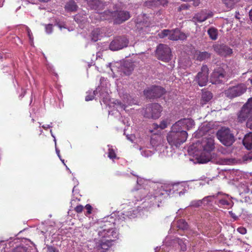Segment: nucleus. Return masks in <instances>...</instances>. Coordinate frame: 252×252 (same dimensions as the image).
Returning a JSON list of instances; mask_svg holds the SVG:
<instances>
[{
	"label": "nucleus",
	"instance_id": "obj_1",
	"mask_svg": "<svg viewBox=\"0 0 252 252\" xmlns=\"http://www.w3.org/2000/svg\"><path fill=\"white\" fill-rule=\"evenodd\" d=\"M152 187L150 191L148 189H140L138 193H142L143 198H145V201H147L152 205L159 206L160 203L168 194L163 187L159 185L152 183Z\"/></svg>",
	"mask_w": 252,
	"mask_h": 252
},
{
	"label": "nucleus",
	"instance_id": "obj_2",
	"mask_svg": "<svg viewBox=\"0 0 252 252\" xmlns=\"http://www.w3.org/2000/svg\"><path fill=\"white\" fill-rule=\"evenodd\" d=\"M92 19L96 20H113L115 24H120L128 20L130 18L128 12L124 10L115 11H105L103 13L96 12L91 15Z\"/></svg>",
	"mask_w": 252,
	"mask_h": 252
},
{
	"label": "nucleus",
	"instance_id": "obj_3",
	"mask_svg": "<svg viewBox=\"0 0 252 252\" xmlns=\"http://www.w3.org/2000/svg\"><path fill=\"white\" fill-rule=\"evenodd\" d=\"M188 132L185 130H174L171 127V130L167 135L168 143L172 146L179 147L187 139Z\"/></svg>",
	"mask_w": 252,
	"mask_h": 252
},
{
	"label": "nucleus",
	"instance_id": "obj_4",
	"mask_svg": "<svg viewBox=\"0 0 252 252\" xmlns=\"http://www.w3.org/2000/svg\"><path fill=\"white\" fill-rule=\"evenodd\" d=\"M216 136L220 142L223 145L229 147L235 141V138L232 131L228 127L223 126L219 129Z\"/></svg>",
	"mask_w": 252,
	"mask_h": 252
},
{
	"label": "nucleus",
	"instance_id": "obj_5",
	"mask_svg": "<svg viewBox=\"0 0 252 252\" xmlns=\"http://www.w3.org/2000/svg\"><path fill=\"white\" fill-rule=\"evenodd\" d=\"M98 239L114 241L118 238L119 233L114 228H106V225L100 227L97 230Z\"/></svg>",
	"mask_w": 252,
	"mask_h": 252
},
{
	"label": "nucleus",
	"instance_id": "obj_6",
	"mask_svg": "<svg viewBox=\"0 0 252 252\" xmlns=\"http://www.w3.org/2000/svg\"><path fill=\"white\" fill-rule=\"evenodd\" d=\"M160 38H164L168 36V39L171 40H186L188 35L180 31L178 29H175L172 30H163L159 33Z\"/></svg>",
	"mask_w": 252,
	"mask_h": 252
},
{
	"label": "nucleus",
	"instance_id": "obj_7",
	"mask_svg": "<svg viewBox=\"0 0 252 252\" xmlns=\"http://www.w3.org/2000/svg\"><path fill=\"white\" fill-rule=\"evenodd\" d=\"M156 55L158 59L168 62L171 58V51L168 45L160 44L157 48Z\"/></svg>",
	"mask_w": 252,
	"mask_h": 252
},
{
	"label": "nucleus",
	"instance_id": "obj_8",
	"mask_svg": "<svg viewBox=\"0 0 252 252\" xmlns=\"http://www.w3.org/2000/svg\"><path fill=\"white\" fill-rule=\"evenodd\" d=\"M252 115V98L248 99V102L243 105L238 114V120L242 123Z\"/></svg>",
	"mask_w": 252,
	"mask_h": 252
},
{
	"label": "nucleus",
	"instance_id": "obj_9",
	"mask_svg": "<svg viewBox=\"0 0 252 252\" xmlns=\"http://www.w3.org/2000/svg\"><path fill=\"white\" fill-rule=\"evenodd\" d=\"M161 111V107L159 104L152 103L146 107L144 116L147 118L156 119L160 117Z\"/></svg>",
	"mask_w": 252,
	"mask_h": 252
},
{
	"label": "nucleus",
	"instance_id": "obj_10",
	"mask_svg": "<svg viewBox=\"0 0 252 252\" xmlns=\"http://www.w3.org/2000/svg\"><path fill=\"white\" fill-rule=\"evenodd\" d=\"M246 89L247 88L244 84H240L229 87L224 91V93L226 96L232 98L242 95L246 92Z\"/></svg>",
	"mask_w": 252,
	"mask_h": 252
},
{
	"label": "nucleus",
	"instance_id": "obj_11",
	"mask_svg": "<svg viewBox=\"0 0 252 252\" xmlns=\"http://www.w3.org/2000/svg\"><path fill=\"white\" fill-rule=\"evenodd\" d=\"M227 76L224 69L221 67L216 68L211 75V82L212 84H217L225 82Z\"/></svg>",
	"mask_w": 252,
	"mask_h": 252
},
{
	"label": "nucleus",
	"instance_id": "obj_12",
	"mask_svg": "<svg viewBox=\"0 0 252 252\" xmlns=\"http://www.w3.org/2000/svg\"><path fill=\"white\" fill-rule=\"evenodd\" d=\"M195 126V122L191 118L181 119L176 122L172 126V129L174 130H184L186 129L188 130L192 129Z\"/></svg>",
	"mask_w": 252,
	"mask_h": 252
},
{
	"label": "nucleus",
	"instance_id": "obj_13",
	"mask_svg": "<svg viewBox=\"0 0 252 252\" xmlns=\"http://www.w3.org/2000/svg\"><path fill=\"white\" fill-rule=\"evenodd\" d=\"M129 43L128 39L125 36L116 37L109 44V49L112 51H117L126 47Z\"/></svg>",
	"mask_w": 252,
	"mask_h": 252
},
{
	"label": "nucleus",
	"instance_id": "obj_14",
	"mask_svg": "<svg viewBox=\"0 0 252 252\" xmlns=\"http://www.w3.org/2000/svg\"><path fill=\"white\" fill-rule=\"evenodd\" d=\"M164 93L165 90L160 86H152L144 91L145 95L150 99L160 97Z\"/></svg>",
	"mask_w": 252,
	"mask_h": 252
},
{
	"label": "nucleus",
	"instance_id": "obj_15",
	"mask_svg": "<svg viewBox=\"0 0 252 252\" xmlns=\"http://www.w3.org/2000/svg\"><path fill=\"white\" fill-rule=\"evenodd\" d=\"M209 68L206 65H203L195 77V81L199 86L203 87L207 84L208 80Z\"/></svg>",
	"mask_w": 252,
	"mask_h": 252
},
{
	"label": "nucleus",
	"instance_id": "obj_16",
	"mask_svg": "<svg viewBox=\"0 0 252 252\" xmlns=\"http://www.w3.org/2000/svg\"><path fill=\"white\" fill-rule=\"evenodd\" d=\"M215 204L220 208H227L231 207L233 203L229 195L220 192L216 198Z\"/></svg>",
	"mask_w": 252,
	"mask_h": 252
},
{
	"label": "nucleus",
	"instance_id": "obj_17",
	"mask_svg": "<svg viewBox=\"0 0 252 252\" xmlns=\"http://www.w3.org/2000/svg\"><path fill=\"white\" fill-rule=\"evenodd\" d=\"M213 48L216 53L224 57L231 56L233 53L232 49L224 44H215Z\"/></svg>",
	"mask_w": 252,
	"mask_h": 252
},
{
	"label": "nucleus",
	"instance_id": "obj_18",
	"mask_svg": "<svg viewBox=\"0 0 252 252\" xmlns=\"http://www.w3.org/2000/svg\"><path fill=\"white\" fill-rule=\"evenodd\" d=\"M212 12H207L206 10H202L196 13L192 17V21L194 23H202L207 19L213 16Z\"/></svg>",
	"mask_w": 252,
	"mask_h": 252
},
{
	"label": "nucleus",
	"instance_id": "obj_19",
	"mask_svg": "<svg viewBox=\"0 0 252 252\" xmlns=\"http://www.w3.org/2000/svg\"><path fill=\"white\" fill-rule=\"evenodd\" d=\"M114 104L116 105L117 109L120 108L122 110H125L126 105H132L135 104V103L134 102V100L131 97V96L128 94H126L125 97L124 98V103L118 100H116Z\"/></svg>",
	"mask_w": 252,
	"mask_h": 252
},
{
	"label": "nucleus",
	"instance_id": "obj_20",
	"mask_svg": "<svg viewBox=\"0 0 252 252\" xmlns=\"http://www.w3.org/2000/svg\"><path fill=\"white\" fill-rule=\"evenodd\" d=\"M201 146L203 151L207 153H210L215 148L214 140L211 137L202 140Z\"/></svg>",
	"mask_w": 252,
	"mask_h": 252
},
{
	"label": "nucleus",
	"instance_id": "obj_21",
	"mask_svg": "<svg viewBox=\"0 0 252 252\" xmlns=\"http://www.w3.org/2000/svg\"><path fill=\"white\" fill-rule=\"evenodd\" d=\"M89 6L92 9L99 10L103 8L104 4L100 0H86Z\"/></svg>",
	"mask_w": 252,
	"mask_h": 252
},
{
	"label": "nucleus",
	"instance_id": "obj_22",
	"mask_svg": "<svg viewBox=\"0 0 252 252\" xmlns=\"http://www.w3.org/2000/svg\"><path fill=\"white\" fill-rule=\"evenodd\" d=\"M167 3V0H148L145 4L148 7L153 8L160 5L164 6Z\"/></svg>",
	"mask_w": 252,
	"mask_h": 252
},
{
	"label": "nucleus",
	"instance_id": "obj_23",
	"mask_svg": "<svg viewBox=\"0 0 252 252\" xmlns=\"http://www.w3.org/2000/svg\"><path fill=\"white\" fill-rule=\"evenodd\" d=\"M162 138L159 135H154L151 137L150 144L155 150L162 144Z\"/></svg>",
	"mask_w": 252,
	"mask_h": 252
},
{
	"label": "nucleus",
	"instance_id": "obj_24",
	"mask_svg": "<svg viewBox=\"0 0 252 252\" xmlns=\"http://www.w3.org/2000/svg\"><path fill=\"white\" fill-rule=\"evenodd\" d=\"M173 189L179 191V195H183L189 189V186L185 183H178L173 185Z\"/></svg>",
	"mask_w": 252,
	"mask_h": 252
},
{
	"label": "nucleus",
	"instance_id": "obj_25",
	"mask_svg": "<svg viewBox=\"0 0 252 252\" xmlns=\"http://www.w3.org/2000/svg\"><path fill=\"white\" fill-rule=\"evenodd\" d=\"M100 243L97 246V249L98 250H102V252L107 250L111 246V242L112 241L104 240L103 239H99Z\"/></svg>",
	"mask_w": 252,
	"mask_h": 252
},
{
	"label": "nucleus",
	"instance_id": "obj_26",
	"mask_svg": "<svg viewBox=\"0 0 252 252\" xmlns=\"http://www.w3.org/2000/svg\"><path fill=\"white\" fill-rule=\"evenodd\" d=\"M102 29L99 28H96L94 29L91 33V38L94 41H96L100 39V37L101 36L103 33Z\"/></svg>",
	"mask_w": 252,
	"mask_h": 252
},
{
	"label": "nucleus",
	"instance_id": "obj_27",
	"mask_svg": "<svg viewBox=\"0 0 252 252\" xmlns=\"http://www.w3.org/2000/svg\"><path fill=\"white\" fill-rule=\"evenodd\" d=\"M78 6L73 0H70L65 4L64 8L67 12H74L77 10Z\"/></svg>",
	"mask_w": 252,
	"mask_h": 252
},
{
	"label": "nucleus",
	"instance_id": "obj_28",
	"mask_svg": "<svg viewBox=\"0 0 252 252\" xmlns=\"http://www.w3.org/2000/svg\"><path fill=\"white\" fill-rule=\"evenodd\" d=\"M242 212L243 209L241 208H237L235 209V212L231 211H229L228 213L234 220H237L241 216Z\"/></svg>",
	"mask_w": 252,
	"mask_h": 252
},
{
	"label": "nucleus",
	"instance_id": "obj_29",
	"mask_svg": "<svg viewBox=\"0 0 252 252\" xmlns=\"http://www.w3.org/2000/svg\"><path fill=\"white\" fill-rule=\"evenodd\" d=\"M211 53L206 52H199L197 54L196 59L199 61H203L206 59H210L211 58Z\"/></svg>",
	"mask_w": 252,
	"mask_h": 252
},
{
	"label": "nucleus",
	"instance_id": "obj_30",
	"mask_svg": "<svg viewBox=\"0 0 252 252\" xmlns=\"http://www.w3.org/2000/svg\"><path fill=\"white\" fill-rule=\"evenodd\" d=\"M133 70V66L132 63L127 62L123 66V71L126 75H129L131 74Z\"/></svg>",
	"mask_w": 252,
	"mask_h": 252
},
{
	"label": "nucleus",
	"instance_id": "obj_31",
	"mask_svg": "<svg viewBox=\"0 0 252 252\" xmlns=\"http://www.w3.org/2000/svg\"><path fill=\"white\" fill-rule=\"evenodd\" d=\"M220 192H219L217 194L213 195H209L204 197L202 200L203 202V204L204 205H208L210 203L212 202L214 200H216V198H217L218 195L220 194Z\"/></svg>",
	"mask_w": 252,
	"mask_h": 252
},
{
	"label": "nucleus",
	"instance_id": "obj_32",
	"mask_svg": "<svg viewBox=\"0 0 252 252\" xmlns=\"http://www.w3.org/2000/svg\"><path fill=\"white\" fill-rule=\"evenodd\" d=\"M213 97L212 94L209 91L204 92L202 94L201 100L205 104L209 102Z\"/></svg>",
	"mask_w": 252,
	"mask_h": 252
},
{
	"label": "nucleus",
	"instance_id": "obj_33",
	"mask_svg": "<svg viewBox=\"0 0 252 252\" xmlns=\"http://www.w3.org/2000/svg\"><path fill=\"white\" fill-rule=\"evenodd\" d=\"M210 38L212 40H216L218 38V30L215 28H211L207 31Z\"/></svg>",
	"mask_w": 252,
	"mask_h": 252
},
{
	"label": "nucleus",
	"instance_id": "obj_34",
	"mask_svg": "<svg viewBox=\"0 0 252 252\" xmlns=\"http://www.w3.org/2000/svg\"><path fill=\"white\" fill-rule=\"evenodd\" d=\"M11 252H31V249L29 247L19 246L14 249Z\"/></svg>",
	"mask_w": 252,
	"mask_h": 252
},
{
	"label": "nucleus",
	"instance_id": "obj_35",
	"mask_svg": "<svg viewBox=\"0 0 252 252\" xmlns=\"http://www.w3.org/2000/svg\"><path fill=\"white\" fill-rule=\"evenodd\" d=\"M223 3L229 9L232 8L239 0H222Z\"/></svg>",
	"mask_w": 252,
	"mask_h": 252
},
{
	"label": "nucleus",
	"instance_id": "obj_36",
	"mask_svg": "<svg viewBox=\"0 0 252 252\" xmlns=\"http://www.w3.org/2000/svg\"><path fill=\"white\" fill-rule=\"evenodd\" d=\"M177 226L179 229L185 230L188 228V223L184 220L181 219L178 220Z\"/></svg>",
	"mask_w": 252,
	"mask_h": 252
},
{
	"label": "nucleus",
	"instance_id": "obj_37",
	"mask_svg": "<svg viewBox=\"0 0 252 252\" xmlns=\"http://www.w3.org/2000/svg\"><path fill=\"white\" fill-rule=\"evenodd\" d=\"M99 87H98L93 93H90V94L87 95L85 97V100L88 101L93 100L94 98V95L97 94V92L99 91Z\"/></svg>",
	"mask_w": 252,
	"mask_h": 252
},
{
	"label": "nucleus",
	"instance_id": "obj_38",
	"mask_svg": "<svg viewBox=\"0 0 252 252\" xmlns=\"http://www.w3.org/2000/svg\"><path fill=\"white\" fill-rule=\"evenodd\" d=\"M134 217V215L132 214L131 212H126L125 213L122 214V215L120 216V219L122 220H125L127 219H130Z\"/></svg>",
	"mask_w": 252,
	"mask_h": 252
},
{
	"label": "nucleus",
	"instance_id": "obj_39",
	"mask_svg": "<svg viewBox=\"0 0 252 252\" xmlns=\"http://www.w3.org/2000/svg\"><path fill=\"white\" fill-rule=\"evenodd\" d=\"M252 186V184L249 186L248 184H246V185H242L240 188V189L242 190V193H248L250 192Z\"/></svg>",
	"mask_w": 252,
	"mask_h": 252
},
{
	"label": "nucleus",
	"instance_id": "obj_40",
	"mask_svg": "<svg viewBox=\"0 0 252 252\" xmlns=\"http://www.w3.org/2000/svg\"><path fill=\"white\" fill-rule=\"evenodd\" d=\"M203 204L202 200H192L190 203V206L194 207H198Z\"/></svg>",
	"mask_w": 252,
	"mask_h": 252
},
{
	"label": "nucleus",
	"instance_id": "obj_41",
	"mask_svg": "<svg viewBox=\"0 0 252 252\" xmlns=\"http://www.w3.org/2000/svg\"><path fill=\"white\" fill-rule=\"evenodd\" d=\"M108 157L112 159H115L116 158V155L114 150L111 147H110L109 145H108Z\"/></svg>",
	"mask_w": 252,
	"mask_h": 252
},
{
	"label": "nucleus",
	"instance_id": "obj_42",
	"mask_svg": "<svg viewBox=\"0 0 252 252\" xmlns=\"http://www.w3.org/2000/svg\"><path fill=\"white\" fill-rule=\"evenodd\" d=\"M178 243L179 245L180 246L181 250L182 251H185L187 250V246H186V242H185V241H183L182 239H178Z\"/></svg>",
	"mask_w": 252,
	"mask_h": 252
},
{
	"label": "nucleus",
	"instance_id": "obj_43",
	"mask_svg": "<svg viewBox=\"0 0 252 252\" xmlns=\"http://www.w3.org/2000/svg\"><path fill=\"white\" fill-rule=\"evenodd\" d=\"M44 26L46 33L51 34L53 32V25L45 24Z\"/></svg>",
	"mask_w": 252,
	"mask_h": 252
},
{
	"label": "nucleus",
	"instance_id": "obj_44",
	"mask_svg": "<svg viewBox=\"0 0 252 252\" xmlns=\"http://www.w3.org/2000/svg\"><path fill=\"white\" fill-rule=\"evenodd\" d=\"M46 249V252H59L57 249L52 246L47 245Z\"/></svg>",
	"mask_w": 252,
	"mask_h": 252
},
{
	"label": "nucleus",
	"instance_id": "obj_45",
	"mask_svg": "<svg viewBox=\"0 0 252 252\" xmlns=\"http://www.w3.org/2000/svg\"><path fill=\"white\" fill-rule=\"evenodd\" d=\"M153 153L149 150H145L141 152V155L145 157H148L153 155Z\"/></svg>",
	"mask_w": 252,
	"mask_h": 252
},
{
	"label": "nucleus",
	"instance_id": "obj_46",
	"mask_svg": "<svg viewBox=\"0 0 252 252\" xmlns=\"http://www.w3.org/2000/svg\"><path fill=\"white\" fill-rule=\"evenodd\" d=\"M246 126L248 128L252 129V115L250 116L247 120L246 123Z\"/></svg>",
	"mask_w": 252,
	"mask_h": 252
},
{
	"label": "nucleus",
	"instance_id": "obj_47",
	"mask_svg": "<svg viewBox=\"0 0 252 252\" xmlns=\"http://www.w3.org/2000/svg\"><path fill=\"white\" fill-rule=\"evenodd\" d=\"M237 230L239 233L243 235H244L247 233L246 228L242 226L238 227Z\"/></svg>",
	"mask_w": 252,
	"mask_h": 252
},
{
	"label": "nucleus",
	"instance_id": "obj_48",
	"mask_svg": "<svg viewBox=\"0 0 252 252\" xmlns=\"http://www.w3.org/2000/svg\"><path fill=\"white\" fill-rule=\"evenodd\" d=\"M143 187H144V186H142V187H141V188H139V189H137V191H136V195H140V198H139V199H140V200H142V199H145V198H143V197H142V194H142V193H138V191H139V189H144V188H145V189H148V192H149V191H150V189H148V187H144V188H143Z\"/></svg>",
	"mask_w": 252,
	"mask_h": 252
},
{
	"label": "nucleus",
	"instance_id": "obj_49",
	"mask_svg": "<svg viewBox=\"0 0 252 252\" xmlns=\"http://www.w3.org/2000/svg\"><path fill=\"white\" fill-rule=\"evenodd\" d=\"M159 127L163 129L166 128L167 126V123L166 120H163L160 122V124L159 125Z\"/></svg>",
	"mask_w": 252,
	"mask_h": 252
},
{
	"label": "nucleus",
	"instance_id": "obj_50",
	"mask_svg": "<svg viewBox=\"0 0 252 252\" xmlns=\"http://www.w3.org/2000/svg\"><path fill=\"white\" fill-rule=\"evenodd\" d=\"M147 183H148V181H147L146 180H144L140 178H137V183L140 186H142V184H145L146 183L147 184Z\"/></svg>",
	"mask_w": 252,
	"mask_h": 252
},
{
	"label": "nucleus",
	"instance_id": "obj_51",
	"mask_svg": "<svg viewBox=\"0 0 252 252\" xmlns=\"http://www.w3.org/2000/svg\"><path fill=\"white\" fill-rule=\"evenodd\" d=\"M246 222L252 226V215H250L246 218Z\"/></svg>",
	"mask_w": 252,
	"mask_h": 252
},
{
	"label": "nucleus",
	"instance_id": "obj_52",
	"mask_svg": "<svg viewBox=\"0 0 252 252\" xmlns=\"http://www.w3.org/2000/svg\"><path fill=\"white\" fill-rule=\"evenodd\" d=\"M189 4L184 3V4L181 5V6L179 7V10H184V9H188L189 8Z\"/></svg>",
	"mask_w": 252,
	"mask_h": 252
},
{
	"label": "nucleus",
	"instance_id": "obj_53",
	"mask_svg": "<svg viewBox=\"0 0 252 252\" xmlns=\"http://www.w3.org/2000/svg\"><path fill=\"white\" fill-rule=\"evenodd\" d=\"M83 206H82V205H78V206H77L75 208L74 210H75V211L77 213H81V212H82V211H83Z\"/></svg>",
	"mask_w": 252,
	"mask_h": 252
},
{
	"label": "nucleus",
	"instance_id": "obj_54",
	"mask_svg": "<svg viewBox=\"0 0 252 252\" xmlns=\"http://www.w3.org/2000/svg\"><path fill=\"white\" fill-rule=\"evenodd\" d=\"M27 32H28V36L30 38V40H31V42H32L33 40L32 34L31 31H30V30L28 28H27Z\"/></svg>",
	"mask_w": 252,
	"mask_h": 252
},
{
	"label": "nucleus",
	"instance_id": "obj_55",
	"mask_svg": "<svg viewBox=\"0 0 252 252\" xmlns=\"http://www.w3.org/2000/svg\"><path fill=\"white\" fill-rule=\"evenodd\" d=\"M85 208L87 210V213L88 214H90L91 213L92 209V207L91 205L90 204H87L85 206Z\"/></svg>",
	"mask_w": 252,
	"mask_h": 252
},
{
	"label": "nucleus",
	"instance_id": "obj_56",
	"mask_svg": "<svg viewBox=\"0 0 252 252\" xmlns=\"http://www.w3.org/2000/svg\"><path fill=\"white\" fill-rule=\"evenodd\" d=\"M250 197H251L250 196H246L244 201L249 204L252 203V200L250 199Z\"/></svg>",
	"mask_w": 252,
	"mask_h": 252
},
{
	"label": "nucleus",
	"instance_id": "obj_57",
	"mask_svg": "<svg viewBox=\"0 0 252 252\" xmlns=\"http://www.w3.org/2000/svg\"><path fill=\"white\" fill-rule=\"evenodd\" d=\"M51 127H52V126L50 125H44L42 126V127L45 129H47V128Z\"/></svg>",
	"mask_w": 252,
	"mask_h": 252
},
{
	"label": "nucleus",
	"instance_id": "obj_58",
	"mask_svg": "<svg viewBox=\"0 0 252 252\" xmlns=\"http://www.w3.org/2000/svg\"><path fill=\"white\" fill-rule=\"evenodd\" d=\"M162 11L161 10H158V11L156 12L155 13V15L157 16H158L161 14Z\"/></svg>",
	"mask_w": 252,
	"mask_h": 252
},
{
	"label": "nucleus",
	"instance_id": "obj_59",
	"mask_svg": "<svg viewBox=\"0 0 252 252\" xmlns=\"http://www.w3.org/2000/svg\"><path fill=\"white\" fill-rule=\"evenodd\" d=\"M249 17L251 20L252 21V9H251L249 12Z\"/></svg>",
	"mask_w": 252,
	"mask_h": 252
},
{
	"label": "nucleus",
	"instance_id": "obj_60",
	"mask_svg": "<svg viewBox=\"0 0 252 252\" xmlns=\"http://www.w3.org/2000/svg\"><path fill=\"white\" fill-rule=\"evenodd\" d=\"M132 135H126L127 139L131 141H132Z\"/></svg>",
	"mask_w": 252,
	"mask_h": 252
},
{
	"label": "nucleus",
	"instance_id": "obj_61",
	"mask_svg": "<svg viewBox=\"0 0 252 252\" xmlns=\"http://www.w3.org/2000/svg\"><path fill=\"white\" fill-rule=\"evenodd\" d=\"M50 133H51V135L52 136V137H54V141H55V144H56V138H55V136L53 134L52 130H50Z\"/></svg>",
	"mask_w": 252,
	"mask_h": 252
},
{
	"label": "nucleus",
	"instance_id": "obj_62",
	"mask_svg": "<svg viewBox=\"0 0 252 252\" xmlns=\"http://www.w3.org/2000/svg\"><path fill=\"white\" fill-rule=\"evenodd\" d=\"M56 153L58 156V157L61 158V156H60V151L59 150H58L57 148L56 149Z\"/></svg>",
	"mask_w": 252,
	"mask_h": 252
},
{
	"label": "nucleus",
	"instance_id": "obj_63",
	"mask_svg": "<svg viewBox=\"0 0 252 252\" xmlns=\"http://www.w3.org/2000/svg\"><path fill=\"white\" fill-rule=\"evenodd\" d=\"M153 126L154 127V128H158L159 127V125L157 124H153Z\"/></svg>",
	"mask_w": 252,
	"mask_h": 252
},
{
	"label": "nucleus",
	"instance_id": "obj_64",
	"mask_svg": "<svg viewBox=\"0 0 252 252\" xmlns=\"http://www.w3.org/2000/svg\"><path fill=\"white\" fill-rule=\"evenodd\" d=\"M251 190H250V196L251 197V198H252V186L251 187Z\"/></svg>",
	"mask_w": 252,
	"mask_h": 252
}]
</instances>
